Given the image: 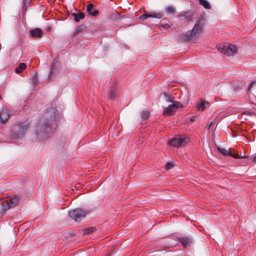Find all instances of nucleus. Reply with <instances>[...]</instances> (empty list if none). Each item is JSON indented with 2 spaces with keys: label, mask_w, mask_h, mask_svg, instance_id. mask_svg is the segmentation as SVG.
Instances as JSON below:
<instances>
[{
  "label": "nucleus",
  "mask_w": 256,
  "mask_h": 256,
  "mask_svg": "<svg viewBox=\"0 0 256 256\" xmlns=\"http://www.w3.org/2000/svg\"><path fill=\"white\" fill-rule=\"evenodd\" d=\"M190 142V138L186 136H176L169 140L168 144H186Z\"/></svg>",
  "instance_id": "8"
},
{
  "label": "nucleus",
  "mask_w": 256,
  "mask_h": 256,
  "mask_svg": "<svg viewBox=\"0 0 256 256\" xmlns=\"http://www.w3.org/2000/svg\"><path fill=\"white\" fill-rule=\"evenodd\" d=\"M203 26L202 21L199 22L196 24L193 28L188 31L185 34L184 39L186 40H190L192 42H195L200 36Z\"/></svg>",
  "instance_id": "2"
},
{
  "label": "nucleus",
  "mask_w": 256,
  "mask_h": 256,
  "mask_svg": "<svg viewBox=\"0 0 256 256\" xmlns=\"http://www.w3.org/2000/svg\"><path fill=\"white\" fill-rule=\"evenodd\" d=\"M149 117V112L148 111L144 110L141 113V120H147Z\"/></svg>",
  "instance_id": "22"
},
{
  "label": "nucleus",
  "mask_w": 256,
  "mask_h": 256,
  "mask_svg": "<svg viewBox=\"0 0 256 256\" xmlns=\"http://www.w3.org/2000/svg\"><path fill=\"white\" fill-rule=\"evenodd\" d=\"M58 62V61L56 60H54L52 63V66H51V68H50V73H52L54 71V68L56 66V64Z\"/></svg>",
  "instance_id": "25"
},
{
  "label": "nucleus",
  "mask_w": 256,
  "mask_h": 256,
  "mask_svg": "<svg viewBox=\"0 0 256 256\" xmlns=\"http://www.w3.org/2000/svg\"><path fill=\"white\" fill-rule=\"evenodd\" d=\"M218 50L221 53L230 56L236 53L238 49L236 46L230 44H218L216 46Z\"/></svg>",
  "instance_id": "4"
},
{
  "label": "nucleus",
  "mask_w": 256,
  "mask_h": 256,
  "mask_svg": "<svg viewBox=\"0 0 256 256\" xmlns=\"http://www.w3.org/2000/svg\"><path fill=\"white\" fill-rule=\"evenodd\" d=\"M118 94V90L116 88H113L111 89L110 92V98L113 99L116 98Z\"/></svg>",
  "instance_id": "20"
},
{
  "label": "nucleus",
  "mask_w": 256,
  "mask_h": 256,
  "mask_svg": "<svg viewBox=\"0 0 256 256\" xmlns=\"http://www.w3.org/2000/svg\"><path fill=\"white\" fill-rule=\"evenodd\" d=\"M182 107H183V105L181 102L174 100L172 104L163 110L162 114L164 116H172L174 114L178 108Z\"/></svg>",
  "instance_id": "6"
},
{
  "label": "nucleus",
  "mask_w": 256,
  "mask_h": 256,
  "mask_svg": "<svg viewBox=\"0 0 256 256\" xmlns=\"http://www.w3.org/2000/svg\"><path fill=\"white\" fill-rule=\"evenodd\" d=\"M230 155L232 158H242L244 157L243 156H239L238 154H232V153H231L230 152Z\"/></svg>",
  "instance_id": "26"
},
{
  "label": "nucleus",
  "mask_w": 256,
  "mask_h": 256,
  "mask_svg": "<svg viewBox=\"0 0 256 256\" xmlns=\"http://www.w3.org/2000/svg\"><path fill=\"white\" fill-rule=\"evenodd\" d=\"M164 96H165V97H166V100L167 102H172L173 101H172L170 99V96H168L167 94H164Z\"/></svg>",
  "instance_id": "28"
},
{
  "label": "nucleus",
  "mask_w": 256,
  "mask_h": 256,
  "mask_svg": "<svg viewBox=\"0 0 256 256\" xmlns=\"http://www.w3.org/2000/svg\"><path fill=\"white\" fill-rule=\"evenodd\" d=\"M211 124H211V123H210V124H208V128H210V126Z\"/></svg>",
  "instance_id": "35"
},
{
  "label": "nucleus",
  "mask_w": 256,
  "mask_h": 256,
  "mask_svg": "<svg viewBox=\"0 0 256 256\" xmlns=\"http://www.w3.org/2000/svg\"><path fill=\"white\" fill-rule=\"evenodd\" d=\"M86 12L93 16H96L98 14V11L94 8V6L92 4H90L87 6Z\"/></svg>",
  "instance_id": "12"
},
{
  "label": "nucleus",
  "mask_w": 256,
  "mask_h": 256,
  "mask_svg": "<svg viewBox=\"0 0 256 256\" xmlns=\"http://www.w3.org/2000/svg\"><path fill=\"white\" fill-rule=\"evenodd\" d=\"M179 16L181 18L182 20L190 21L192 20V14L188 12H186L179 14Z\"/></svg>",
  "instance_id": "14"
},
{
  "label": "nucleus",
  "mask_w": 256,
  "mask_h": 256,
  "mask_svg": "<svg viewBox=\"0 0 256 256\" xmlns=\"http://www.w3.org/2000/svg\"><path fill=\"white\" fill-rule=\"evenodd\" d=\"M196 118V117L195 116H193L191 117L190 120L192 122H194V120H195Z\"/></svg>",
  "instance_id": "31"
},
{
  "label": "nucleus",
  "mask_w": 256,
  "mask_h": 256,
  "mask_svg": "<svg viewBox=\"0 0 256 256\" xmlns=\"http://www.w3.org/2000/svg\"><path fill=\"white\" fill-rule=\"evenodd\" d=\"M89 212L82 208H78L68 212L70 217L76 222L80 221L82 218H84Z\"/></svg>",
  "instance_id": "7"
},
{
  "label": "nucleus",
  "mask_w": 256,
  "mask_h": 256,
  "mask_svg": "<svg viewBox=\"0 0 256 256\" xmlns=\"http://www.w3.org/2000/svg\"><path fill=\"white\" fill-rule=\"evenodd\" d=\"M200 4L202 5L205 8L210 9V6L206 0H198Z\"/></svg>",
  "instance_id": "19"
},
{
  "label": "nucleus",
  "mask_w": 256,
  "mask_h": 256,
  "mask_svg": "<svg viewBox=\"0 0 256 256\" xmlns=\"http://www.w3.org/2000/svg\"><path fill=\"white\" fill-rule=\"evenodd\" d=\"M72 15L74 17V20L76 22H79L80 20L84 19L85 16L84 14L82 12L78 13H74Z\"/></svg>",
  "instance_id": "17"
},
{
  "label": "nucleus",
  "mask_w": 256,
  "mask_h": 256,
  "mask_svg": "<svg viewBox=\"0 0 256 256\" xmlns=\"http://www.w3.org/2000/svg\"><path fill=\"white\" fill-rule=\"evenodd\" d=\"M209 106V103L204 100H200L197 104V109L198 110H204L207 106Z\"/></svg>",
  "instance_id": "15"
},
{
  "label": "nucleus",
  "mask_w": 256,
  "mask_h": 256,
  "mask_svg": "<svg viewBox=\"0 0 256 256\" xmlns=\"http://www.w3.org/2000/svg\"><path fill=\"white\" fill-rule=\"evenodd\" d=\"M177 240L183 246L184 248L190 246L192 242V238L188 236H179L177 238Z\"/></svg>",
  "instance_id": "10"
},
{
  "label": "nucleus",
  "mask_w": 256,
  "mask_h": 256,
  "mask_svg": "<svg viewBox=\"0 0 256 256\" xmlns=\"http://www.w3.org/2000/svg\"><path fill=\"white\" fill-rule=\"evenodd\" d=\"M166 10L168 14H171L175 12V8L172 6H168L166 8Z\"/></svg>",
  "instance_id": "24"
},
{
  "label": "nucleus",
  "mask_w": 256,
  "mask_h": 256,
  "mask_svg": "<svg viewBox=\"0 0 256 256\" xmlns=\"http://www.w3.org/2000/svg\"><path fill=\"white\" fill-rule=\"evenodd\" d=\"M218 152L222 154H224V156L230 155V152L225 148H222L220 147H218Z\"/></svg>",
  "instance_id": "23"
},
{
  "label": "nucleus",
  "mask_w": 256,
  "mask_h": 256,
  "mask_svg": "<svg viewBox=\"0 0 256 256\" xmlns=\"http://www.w3.org/2000/svg\"><path fill=\"white\" fill-rule=\"evenodd\" d=\"M162 26L164 28H168L170 27V26L168 24H166L164 25H163Z\"/></svg>",
  "instance_id": "30"
},
{
  "label": "nucleus",
  "mask_w": 256,
  "mask_h": 256,
  "mask_svg": "<svg viewBox=\"0 0 256 256\" xmlns=\"http://www.w3.org/2000/svg\"><path fill=\"white\" fill-rule=\"evenodd\" d=\"M173 166V164L170 162H168L166 163L165 168L166 170H169L172 168Z\"/></svg>",
  "instance_id": "27"
},
{
  "label": "nucleus",
  "mask_w": 256,
  "mask_h": 256,
  "mask_svg": "<svg viewBox=\"0 0 256 256\" xmlns=\"http://www.w3.org/2000/svg\"><path fill=\"white\" fill-rule=\"evenodd\" d=\"M96 230V227L86 228L83 230L82 234H87L94 232Z\"/></svg>",
  "instance_id": "18"
},
{
  "label": "nucleus",
  "mask_w": 256,
  "mask_h": 256,
  "mask_svg": "<svg viewBox=\"0 0 256 256\" xmlns=\"http://www.w3.org/2000/svg\"><path fill=\"white\" fill-rule=\"evenodd\" d=\"M27 128L28 126L24 124L20 125L18 128L14 127L13 130L14 132L11 136L12 139L14 140V142H17L21 140L24 137Z\"/></svg>",
  "instance_id": "5"
},
{
  "label": "nucleus",
  "mask_w": 256,
  "mask_h": 256,
  "mask_svg": "<svg viewBox=\"0 0 256 256\" xmlns=\"http://www.w3.org/2000/svg\"><path fill=\"white\" fill-rule=\"evenodd\" d=\"M138 142H140V143H143L144 142V140H142V138L140 140H138Z\"/></svg>",
  "instance_id": "33"
},
{
  "label": "nucleus",
  "mask_w": 256,
  "mask_h": 256,
  "mask_svg": "<svg viewBox=\"0 0 256 256\" xmlns=\"http://www.w3.org/2000/svg\"><path fill=\"white\" fill-rule=\"evenodd\" d=\"M26 68V64L24 63H20V64L16 68V72L17 73H20Z\"/></svg>",
  "instance_id": "21"
},
{
  "label": "nucleus",
  "mask_w": 256,
  "mask_h": 256,
  "mask_svg": "<svg viewBox=\"0 0 256 256\" xmlns=\"http://www.w3.org/2000/svg\"><path fill=\"white\" fill-rule=\"evenodd\" d=\"M1 98H2V96H1L0 95V100H1Z\"/></svg>",
  "instance_id": "36"
},
{
  "label": "nucleus",
  "mask_w": 256,
  "mask_h": 256,
  "mask_svg": "<svg viewBox=\"0 0 256 256\" xmlns=\"http://www.w3.org/2000/svg\"><path fill=\"white\" fill-rule=\"evenodd\" d=\"M120 131V126H117L116 124L112 126L109 128V134L113 137L118 136Z\"/></svg>",
  "instance_id": "11"
},
{
  "label": "nucleus",
  "mask_w": 256,
  "mask_h": 256,
  "mask_svg": "<svg viewBox=\"0 0 256 256\" xmlns=\"http://www.w3.org/2000/svg\"><path fill=\"white\" fill-rule=\"evenodd\" d=\"M20 198L18 196H8L2 204V208L0 213L4 214L8 210L14 208L19 204Z\"/></svg>",
  "instance_id": "3"
},
{
  "label": "nucleus",
  "mask_w": 256,
  "mask_h": 256,
  "mask_svg": "<svg viewBox=\"0 0 256 256\" xmlns=\"http://www.w3.org/2000/svg\"><path fill=\"white\" fill-rule=\"evenodd\" d=\"M55 110H52V112L47 111L42 116L37 126L38 137L42 139L46 138L52 132V130L56 128Z\"/></svg>",
  "instance_id": "1"
},
{
  "label": "nucleus",
  "mask_w": 256,
  "mask_h": 256,
  "mask_svg": "<svg viewBox=\"0 0 256 256\" xmlns=\"http://www.w3.org/2000/svg\"><path fill=\"white\" fill-rule=\"evenodd\" d=\"M164 14L161 12H151L149 13L143 14L140 17V19L144 20L148 18H154L158 19H160L162 18Z\"/></svg>",
  "instance_id": "9"
},
{
  "label": "nucleus",
  "mask_w": 256,
  "mask_h": 256,
  "mask_svg": "<svg viewBox=\"0 0 256 256\" xmlns=\"http://www.w3.org/2000/svg\"><path fill=\"white\" fill-rule=\"evenodd\" d=\"M30 34L33 37H38L40 38L42 36V30H41L40 28H35L32 30L30 31Z\"/></svg>",
  "instance_id": "16"
},
{
  "label": "nucleus",
  "mask_w": 256,
  "mask_h": 256,
  "mask_svg": "<svg viewBox=\"0 0 256 256\" xmlns=\"http://www.w3.org/2000/svg\"><path fill=\"white\" fill-rule=\"evenodd\" d=\"M9 114L6 109H2L0 112V122L2 123L5 122L9 118Z\"/></svg>",
  "instance_id": "13"
},
{
  "label": "nucleus",
  "mask_w": 256,
  "mask_h": 256,
  "mask_svg": "<svg viewBox=\"0 0 256 256\" xmlns=\"http://www.w3.org/2000/svg\"><path fill=\"white\" fill-rule=\"evenodd\" d=\"M174 146H177V147H178L180 146H182V145L179 144V145H174Z\"/></svg>",
  "instance_id": "34"
},
{
  "label": "nucleus",
  "mask_w": 256,
  "mask_h": 256,
  "mask_svg": "<svg viewBox=\"0 0 256 256\" xmlns=\"http://www.w3.org/2000/svg\"><path fill=\"white\" fill-rule=\"evenodd\" d=\"M256 86V82H252L250 84H249V87H248V89H250L252 88H253L254 86Z\"/></svg>",
  "instance_id": "29"
},
{
  "label": "nucleus",
  "mask_w": 256,
  "mask_h": 256,
  "mask_svg": "<svg viewBox=\"0 0 256 256\" xmlns=\"http://www.w3.org/2000/svg\"><path fill=\"white\" fill-rule=\"evenodd\" d=\"M252 161L254 162H255L256 163V156H254L253 158H252Z\"/></svg>",
  "instance_id": "32"
}]
</instances>
